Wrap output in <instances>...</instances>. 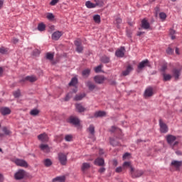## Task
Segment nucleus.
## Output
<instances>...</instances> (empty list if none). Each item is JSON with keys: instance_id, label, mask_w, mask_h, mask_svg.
<instances>
[{"instance_id": "f257e3e1", "label": "nucleus", "mask_w": 182, "mask_h": 182, "mask_svg": "<svg viewBox=\"0 0 182 182\" xmlns=\"http://www.w3.org/2000/svg\"><path fill=\"white\" fill-rule=\"evenodd\" d=\"M143 174H144V171L136 169L133 168V166H130L129 175L132 178H139V177H141Z\"/></svg>"}, {"instance_id": "f03ea898", "label": "nucleus", "mask_w": 182, "mask_h": 182, "mask_svg": "<svg viewBox=\"0 0 182 182\" xmlns=\"http://www.w3.org/2000/svg\"><path fill=\"white\" fill-rule=\"evenodd\" d=\"M166 139L168 144L171 146V148L173 149H174V147H176V146L178 145V141H176V140H177V137L176 136L168 134L166 136Z\"/></svg>"}, {"instance_id": "7ed1b4c3", "label": "nucleus", "mask_w": 182, "mask_h": 182, "mask_svg": "<svg viewBox=\"0 0 182 182\" xmlns=\"http://www.w3.org/2000/svg\"><path fill=\"white\" fill-rule=\"evenodd\" d=\"M58 161L60 163L61 166H66L68 163V155L62 152L58 154Z\"/></svg>"}, {"instance_id": "20e7f679", "label": "nucleus", "mask_w": 182, "mask_h": 182, "mask_svg": "<svg viewBox=\"0 0 182 182\" xmlns=\"http://www.w3.org/2000/svg\"><path fill=\"white\" fill-rule=\"evenodd\" d=\"M26 176V172L22 169H20L14 174V178L16 180H22V178H23Z\"/></svg>"}, {"instance_id": "39448f33", "label": "nucleus", "mask_w": 182, "mask_h": 182, "mask_svg": "<svg viewBox=\"0 0 182 182\" xmlns=\"http://www.w3.org/2000/svg\"><path fill=\"white\" fill-rule=\"evenodd\" d=\"M68 123H70L71 124H73L74 126H80V120H79V118L71 116L68 119Z\"/></svg>"}, {"instance_id": "423d86ee", "label": "nucleus", "mask_w": 182, "mask_h": 182, "mask_svg": "<svg viewBox=\"0 0 182 182\" xmlns=\"http://www.w3.org/2000/svg\"><path fill=\"white\" fill-rule=\"evenodd\" d=\"M105 80H107V78L103 75H96L94 77V81L98 85H102V83H105Z\"/></svg>"}, {"instance_id": "0eeeda50", "label": "nucleus", "mask_w": 182, "mask_h": 182, "mask_svg": "<svg viewBox=\"0 0 182 182\" xmlns=\"http://www.w3.org/2000/svg\"><path fill=\"white\" fill-rule=\"evenodd\" d=\"M74 44L76 46V51L78 53H82L83 52V46H82V41L77 39L74 41Z\"/></svg>"}, {"instance_id": "6e6552de", "label": "nucleus", "mask_w": 182, "mask_h": 182, "mask_svg": "<svg viewBox=\"0 0 182 182\" xmlns=\"http://www.w3.org/2000/svg\"><path fill=\"white\" fill-rule=\"evenodd\" d=\"M14 163L19 167H28V162L23 159H16L14 160Z\"/></svg>"}, {"instance_id": "1a4fd4ad", "label": "nucleus", "mask_w": 182, "mask_h": 182, "mask_svg": "<svg viewBox=\"0 0 182 182\" xmlns=\"http://www.w3.org/2000/svg\"><path fill=\"white\" fill-rule=\"evenodd\" d=\"M38 80V77L35 75H30L26 76V77L23 78L21 82H31V83H33V82H36Z\"/></svg>"}, {"instance_id": "9d476101", "label": "nucleus", "mask_w": 182, "mask_h": 182, "mask_svg": "<svg viewBox=\"0 0 182 182\" xmlns=\"http://www.w3.org/2000/svg\"><path fill=\"white\" fill-rule=\"evenodd\" d=\"M159 125L161 133H167L168 132V127H167V124L163 122V120L159 119Z\"/></svg>"}, {"instance_id": "9b49d317", "label": "nucleus", "mask_w": 182, "mask_h": 182, "mask_svg": "<svg viewBox=\"0 0 182 182\" xmlns=\"http://www.w3.org/2000/svg\"><path fill=\"white\" fill-rule=\"evenodd\" d=\"M126 52V49L124 47H121L119 49L117 50L115 52V55L117 58H123L124 56V53Z\"/></svg>"}, {"instance_id": "f8f14e48", "label": "nucleus", "mask_w": 182, "mask_h": 182, "mask_svg": "<svg viewBox=\"0 0 182 182\" xmlns=\"http://www.w3.org/2000/svg\"><path fill=\"white\" fill-rule=\"evenodd\" d=\"M172 75L173 77L175 78V80H178L180 77V75H181V70L177 69V68H173L172 70Z\"/></svg>"}, {"instance_id": "ddd939ff", "label": "nucleus", "mask_w": 182, "mask_h": 182, "mask_svg": "<svg viewBox=\"0 0 182 182\" xmlns=\"http://www.w3.org/2000/svg\"><path fill=\"white\" fill-rule=\"evenodd\" d=\"M132 72H133V66L129 65L127 66L126 70L122 72V76H129Z\"/></svg>"}, {"instance_id": "4468645a", "label": "nucleus", "mask_w": 182, "mask_h": 182, "mask_svg": "<svg viewBox=\"0 0 182 182\" xmlns=\"http://www.w3.org/2000/svg\"><path fill=\"white\" fill-rule=\"evenodd\" d=\"M91 166L90 163L85 162L81 166V171L83 174H86V171L90 168Z\"/></svg>"}, {"instance_id": "2eb2a0df", "label": "nucleus", "mask_w": 182, "mask_h": 182, "mask_svg": "<svg viewBox=\"0 0 182 182\" xmlns=\"http://www.w3.org/2000/svg\"><path fill=\"white\" fill-rule=\"evenodd\" d=\"M38 140L40 141H42L43 143H48L49 138L48 137V134L43 133L41 134L40 135L38 136Z\"/></svg>"}, {"instance_id": "dca6fc26", "label": "nucleus", "mask_w": 182, "mask_h": 182, "mask_svg": "<svg viewBox=\"0 0 182 182\" xmlns=\"http://www.w3.org/2000/svg\"><path fill=\"white\" fill-rule=\"evenodd\" d=\"M146 66H149V60L147 59L139 63V64L138 65V70H142V69H144Z\"/></svg>"}, {"instance_id": "f3484780", "label": "nucleus", "mask_w": 182, "mask_h": 182, "mask_svg": "<svg viewBox=\"0 0 182 182\" xmlns=\"http://www.w3.org/2000/svg\"><path fill=\"white\" fill-rule=\"evenodd\" d=\"M171 166H172L173 167H175L176 170H178L180 167H181L182 166V161L173 160L171 161Z\"/></svg>"}, {"instance_id": "a211bd4d", "label": "nucleus", "mask_w": 182, "mask_h": 182, "mask_svg": "<svg viewBox=\"0 0 182 182\" xmlns=\"http://www.w3.org/2000/svg\"><path fill=\"white\" fill-rule=\"evenodd\" d=\"M62 35H63V33H62V32L60 31H55L52 34V39L53 41H59V39L60 38V36H62Z\"/></svg>"}, {"instance_id": "6ab92c4d", "label": "nucleus", "mask_w": 182, "mask_h": 182, "mask_svg": "<svg viewBox=\"0 0 182 182\" xmlns=\"http://www.w3.org/2000/svg\"><path fill=\"white\" fill-rule=\"evenodd\" d=\"M40 149L44 153H49L50 151V148L48 144H41L39 146Z\"/></svg>"}, {"instance_id": "aec40b11", "label": "nucleus", "mask_w": 182, "mask_h": 182, "mask_svg": "<svg viewBox=\"0 0 182 182\" xmlns=\"http://www.w3.org/2000/svg\"><path fill=\"white\" fill-rule=\"evenodd\" d=\"M94 164L95 166H99L100 167H103V166H105V159L102 158H97L95 160Z\"/></svg>"}, {"instance_id": "412c9836", "label": "nucleus", "mask_w": 182, "mask_h": 182, "mask_svg": "<svg viewBox=\"0 0 182 182\" xmlns=\"http://www.w3.org/2000/svg\"><path fill=\"white\" fill-rule=\"evenodd\" d=\"M0 112L3 116H6L8 114H11V109L6 107H1L0 109Z\"/></svg>"}, {"instance_id": "4be33fe9", "label": "nucleus", "mask_w": 182, "mask_h": 182, "mask_svg": "<svg viewBox=\"0 0 182 182\" xmlns=\"http://www.w3.org/2000/svg\"><path fill=\"white\" fill-rule=\"evenodd\" d=\"M154 95V92H153L152 87H148L146 89L144 92V96L145 97H151Z\"/></svg>"}, {"instance_id": "5701e85b", "label": "nucleus", "mask_w": 182, "mask_h": 182, "mask_svg": "<svg viewBox=\"0 0 182 182\" xmlns=\"http://www.w3.org/2000/svg\"><path fill=\"white\" fill-rule=\"evenodd\" d=\"M141 28L143 29H150V23L147 21V19L144 18L141 21Z\"/></svg>"}, {"instance_id": "b1692460", "label": "nucleus", "mask_w": 182, "mask_h": 182, "mask_svg": "<svg viewBox=\"0 0 182 182\" xmlns=\"http://www.w3.org/2000/svg\"><path fill=\"white\" fill-rule=\"evenodd\" d=\"M86 86L88 87L89 90H95V89H96V85L91 81H87Z\"/></svg>"}, {"instance_id": "393cba45", "label": "nucleus", "mask_w": 182, "mask_h": 182, "mask_svg": "<svg viewBox=\"0 0 182 182\" xmlns=\"http://www.w3.org/2000/svg\"><path fill=\"white\" fill-rule=\"evenodd\" d=\"M162 76L164 77V82H168L169 80H171V77H173V76L171 75L166 74V73H164L162 74Z\"/></svg>"}, {"instance_id": "a878e982", "label": "nucleus", "mask_w": 182, "mask_h": 182, "mask_svg": "<svg viewBox=\"0 0 182 182\" xmlns=\"http://www.w3.org/2000/svg\"><path fill=\"white\" fill-rule=\"evenodd\" d=\"M95 117H104V116H106V112L105 111H98L96 112L94 114Z\"/></svg>"}, {"instance_id": "bb28decb", "label": "nucleus", "mask_w": 182, "mask_h": 182, "mask_svg": "<svg viewBox=\"0 0 182 182\" xmlns=\"http://www.w3.org/2000/svg\"><path fill=\"white\" fill-rule=\"evenodd\" d=\"M75 107H76L77 110L80 113H82V112H85V110H86V109L81 104H77V105H75Z\"/></svg>"}, {"instance_id": "cd10ccee", "label": "nucleus", "mask_w": 182, "mask_h": 182, "mask_svg": "<svg viewBox=\"0 0 182 182\" xmlns=\"http://www.w3.org/2000/svg\"><path fill=\"white\" fill-rule=\"evenodd\" d=\"M88 132L90 133V137H93V136H95V126L90 125L88 127Z\"/></svg>"}, {"instance_id": "c85d7f7f", "label": "nucleus", "mask_w": 182, "mask_h": 182, "mask_svg": "<svg viewBox=\"0 0 182 182\" xmlns=\"http://www.w3.org/2000/svg\"><path fill=\"white\" fill-rule=\"evenodd\" d=\"M82 75L83 77H89V75H90V69L87 68L82 72Z\"/></svg>"}, {"instance_id": "c756f323", "label": "nucleus", "mask_w": 182, "mask_h": 182, "mask_svg": "<svg viewBox=\"0 0 182 182\" xmlns=\"http://www.w3.org/2000/svg\"><path fill=\"white\" fill-rule=\"evenodd\" d=\"M101 62L102 63H109L110 62V58L109 57H107L106 55H103L102 58H101Z\"/></svg>"}, {"instance_id": "7c9ffc66", "label": "nucleus", "mask_w": 182, "mask_h": 182, "mask_svg": "<svg viewBox=\"0 0 182 182\" xmlns=\"http://www.w3.org/2000/svg\"><path fill=\"white\" fill-rule=\"evenodd\" d=\"M76 85H77V78L74 77L71 79L69 86H76Z\"/></svg>"}, {"instance_id": "2f4dec72", "label": "nucleus", "mask_w": 182, "mask_h": 182, "mask_svg": "<svg viewBox=\"0 0 182 182\" xmlns=\"http://www.w3.org/2000/svg\"><path fill=\"white\" fill-rule=\"evenodd\" d=\"M109 143L112 146H119V141L114 138L109 139Z\"/></svg>"}, {"instance_id": "473e14b6", "label": "nucleus", "mask_w": 182, "mask_h": 182, "mask_svg": "<svg viewBox=\"0 0 182 182\" xmlns=\"http://www.w3.org/2000/svg\"><path fill=\"white\" fill-rule=\"evenodd\" d=\"M85 6L89 9L96 8V5H95V4L92 3L90 1L85 2Z\"/></svg>"}, {"instance_id": "72a5a7b5", "label": "nucleus", "mask_w": 182, "mask_h": 182, "mask_svg": "<svg viewBox=\"0 0 182 182\" xmlns=\"http://www.w3.org/2000/svg\"><path fill=\"white\" fill-rule=\"evenodd\" d=\"M46 28V26L43 23H41L38 26V29L41 32H43V31H45Z\"/></svg>"}, {"instance_id": "f704fd0d", "label": "nucleus", "mask_w": 182, "mask_h": 182, "mask_svg": "<svg viewBox=\"0 0 182 182\" xmlns=\"http://www.w3.org/2000/svg\"><path fill=\"white\" fill-rule=\"evenodd\" d=\"M95 8H96V6L102 7V6H103V5H105V3L102 0H95Z\"/></svg>"}, {"instance_id": "c9c22d12", "label": "nucleus", "mask_w": 182, "mask_h": 182, "mask_svg": "<svg viewBox=\"0 0 182 182\" xmlns=\"http://www.w3.org/2000/svg\"><path fill=\"white\" fill-rule=\"evenodd\" d=\"M85 96H86L85 94L77 95L75 97L74 100H76V101L82 100V99H83V97H85Z\"/></svg>"}, {"instance_id": "e433bc0d", "label": "nucleus", "mask_w": 182, "mask_h": 182, "mask_svg": "<svg viewBox=\"0 0 182 182\" xmlns=\"http://www.w3.org/2000/svg\"><path fill=\"white\" fill-rule=\"evenodd\" d=\"M51 164H52V161H50V159H47L44 160V166H46V167H50Z\"/></svg>"}, {"instance_id": "4c0bfd02", "label": "nucleus", "mask_w": 182, "mask_h": 182, "mask_svg": "<svg viewBox=\"0 0 182 182\" xmlns=\"http://www.w3.org/2000/svg\"><path fill=\"white\" fill-rule=\"evenodd\" d=\"M30 114L31 116H38V114H39V110L35 109H32L31 112H30Z\"/></svg>"}, {"instance_id": "58836bf2", "label": "nucleus", "mask_w": 182, "mask_h": 182, "mask_svg": "<svg viewBox=\"0 0 182 182\" xmlns=\"http://www.w3.org/2000/svg\"><path fill=\"white\" fill-rule=\"evenodd\" d=\"M46 18L48 21H53V19H55V16H53V14L48 13L46 15Z\"/></svg>"}, {"instance_id": "ea45409f", "label": "nucleus", "mask_w": 182, "mask_h": 182, "mask_svg": "<svg viewBox=\"0 0 182 182\" xmlns=\"http://www.w3.org/2000/svg\"><path fill=\"white\" fill-rule=\"evenodd\" d=\"M102 68H103V65H100L97 67H95L94 69L95 73H99L102 72Z\"/></svg>"}, {"instance_id": "a19ab883", "label": "nucleus", "mask_w": 182, "mask_h": 182, "mask_svg": "<svg viewBox=\"0 0 182 182\" xmlns=\"http://www.w3.org/2000/svg\"><path fill=\"white\" fill-rule=\"evenodd\" d=\"M93 19L96 23H100V15H95L93 16Z\"/></svg>"}, {"instance_id": "79ce46f5", "label": "nucleus", "mask_w": 182, "mask_h": 182, "mask_svg": "<svg viewBox=\"0 0 182 182\" xmlns=\"http://www.w3.org/2000/svg\"><path fill=\"white\" fill-rule=\"evenodd\" d=\"M73 96V92H69V93L66 95V97H65V102H68V100H69L70 98H72Z\"/></svg>"}, {"instance_id": "37998d69", "label": "nucleus", "mask_w": 182, "mask_h": 182, "mask_svg": "<svg viewBox=\"0 0 182 182\" xmlns=\"http://www.w3.org/2000/svg\"><path fill=\"white\" fill-rule=\"evenodd\" d=\"M6 52H8V48H6L5 47L0 48V53L4 55V54L6 53Z\"/></svg>"}, {"instance_id": "c03bdc74", "label": "nucleus", "mask_w": 182, "mask_h": 182, "mask_svg": "<svg viewBox=\"0 0 182 182\" xmlns=\"http://www.w3.org/2000/svg\"><path fill=\"white\" fill-rule=\"evenodd\" d=\"M73 136L72 135H65V141H72Z\"/></svg>"}, {"instance_id": "a18cd8bd", "label": "nucleus", "mask_w": 182, "mask_h": 182, "mask_svg": "<svg viewBox=\"0 0 182 182\" xmlns=\"http://www.w3.org/2000/svg\"><path fill=\"white\" fill-rule=\"evenodd\" d=\"M173 52H174V50H173V48L168 47L166 49V53H168V55H173Z\"/></svg>"}, {"instance_id": "49530a36", "label": "nucleus", "mask_w": 182, "mask_h": 182, "mask_svg": "<svg viewBox=\"0 0 182 182\" xmlns=\"http://www.w3.org/2000/svg\"><path fill=\"white\" fill-rule=\"evenodd\" d=\"M3 132L4 134H6L7 136L11 134V131H9V129H8V128L6 127H4L3 128Z\"/></svg>"}, {"instance_id": "de8ad7c7", "label": "nucleus", "mask_w": 182, "mask_h": 182, "mask_svg": "<svg viewBox=\"0 0 182 182\" xmlns=\"http://www.w3.org/2000/svg\"><path fill=\"white\" fill-rule=\"evenodd\" d=\"M46 58L49 60H52V59H53V54H52L50 53H48L47 55H46Z\"/></svg>"}, {"instance_id": "09e8293b", "label": "nucleus", "mask_w": 182, "mask_h": 182, "mask_svg": "<svg viewBox=\"0 0 182 182\" xmlns=\"http://www.w3.org/2000/svg\"><path fill=\"white\" fill-rule=\"evenodd\" d=\"M159 17L161 19H166V18H167V15L166 14V13H160L159 14Z\"/></svg>"}, {"instance_id": "8fccbe9b", "label": "nucleus", "mask_w": 182, "mask_h": 182, "mask_svg": "<svg viewBox=\"0 0 182 182\" xmlns=\"http://www.w3.org/2000/svg\"><path fill=\"white\" fill-rule=\"evenodd\" d=\"M14 97H19L21 96V91L17 90L14 92Z\"/></svg>"}, {"instance_id": "3c124183", "label": "nucleus", "mask_w": 182, "mask_h": 182, "mask_svg": "<svg viewBox=\"0 0 182 182\" xmlns=\"http://www.w3.org/2000/svg\"><path fill=\"white\" fill-rule=\"evenodd\" d=\"M58 2H59V0H51L50 5H51L52 6H55V5L58 4Z\"/></svg>"}, {"instance_id": "603ef678", "label": "nucleus", "mask_w": 182, "mask_h": 182, "mask_svg": "<svg viewBox=\"0 0 182 182\" xmlns=\"http://www.w3.org/2000/svg\"><path fill=\"white\" fill-rule=\"evenodd\" d=\"M123 171V168L122 166L117 167L115 169L116 173H122Z\"/></svg>"}, {"instance_id": "864d4df0", "label": "nucleus", "mask_w": 182, "mask_h": 182, "mask_svg": "<svg viewBox=\"0 0 182 182\" xmlns=\"http://www.w3.org/2000/svg\"><path fill=\"white\" fill-rule=\"evenodd\" d=\"M123 167H129V168H130V167H132V165H131L130 162L126 161L123 164Z\"/></svg>"}, {"instance_id": "5fc2aeb1", "label": "nucleus", "mask_w": 182, "mask_h": 182, "mask_svg": "<svg viewBox=\"0 0 182 182\" xmlns=\"http://www.w3.org/2000/svg\"><path fill=\"white\" fill-rule=\"evenodd\" d=\"M161 72H166L167 70V64H164L161 69Z\"/></svg>"}, {"instance_id": "6e6d98bb", "label": "nucleus", "mask_w": 182, "mask_h": 182, "mask_svg": "<svg viewBox=\"0 0 182 182\" xmlns=\"http://www.w3.org/2000/svg\"><path fill=\"white\" fill-rule=\"evenodd\" d=\"M115 22H116L117 25H120V23H122V18H117L115 20Z\"/></svg>"}, {"instance_id": "4d7b16f0", "label": "nucleus", "mask_w": 182, "mask_h": 182, "mask_svg": "<svg viewBox=\"0 0 182 182\" xmlns=\"http://www.w3.org/2000/svg\"><path fill=\"white\" fill-rule=\"evenodd\" d=\"M98 171L102 174L106 171V168L105 167H101Z\"/></svg>"}, {"instance_id": "13d9d810", "label": "nucleus", "mask_w": 182, "mask_h": 182, "mask_svg": "<svg viewBox=\"0 0 182 182\" xmlns=\"http://www.w3.org/2000/svg\"><path fill=\"white\" fill-rule=\"evenodd\" d=\"M130 156V154L129 153H125L124 155H123V159L124 160H126L127 159V157H129Z\"/></svg>"}, {"instance_id": "bf43d9fd", "label": "nucleus", "mask_w": 182, "mask_h": 182, "mask_svg": "<svg viewBox=\"0 0 182 182\" xmlns=\"http://www.w3.org/2000/svg\"><path fill=\"white\" fill-rule=\"evenodd\" d=\"M112 164H113V166H114V167H116L117 166V164H118L117 160L114 159L112 161Z\"/></svg>"}, {"instance_id": "052dcab7", "label": "nucleus", "mask_w": 182, "mask_h": 182, "mask_svg": "<svg viewBox=\"0 0 182 182\" xmlns=\"http://www.w3.org/2000/svg\"><path fill=\"white\" fill-rule=\"evenodd\" d=\"M176 33V31L173 30V29H171L170 31H169V34L171 36L172 35H174Z\"/></svg>"}, {"instance_id": "680f3d73", "label": "nucleus", "mask_w": 182, "mask_h": 182, "mask_svg": "<svg viewBox=\"0 0 182 182\" xmlns=\"http://www.w3.org/2000/svg\"><path fill=\"white\" fill-rule=\"evenodd\" d=\"M116 131V127H112V128L110 129L109 132H111V133H114V132Z\"/></svg>"}, {"instance_id": "e2e57ef3", "label": "nucleus", "mask_w": 182, "mask_h": 182, "mask_svg": "<svg viewBox=\"0 0 182 182\" xmlns=\"http://www.w3.org/2000/svg\"><path fill=\"white\" fill-rule=\"evenodd\" d=\"M0 182H4V175L2 173H0Z\"/></svg>"}, {"instance_id": "0e129e2a", "label": "nucleus", "mask_w": 182, "mask_h": 182, "mask_svg": "<svg viewBox=\"0 0 182 182\" xmlns=\"http://www.w3.org/2000/svg\"><path fill=\"white\" fill-rule=\"evenodd\" d=\"M175 52L176 55H180V50L178 49V48H176Z\"/></svg>"}, {"instance_id": "69168bd1", "label": "nucleus", "mask_w": 182, "mask_h": 182, "mask_svg": "<svg viewBox=\"0 0 182 182\" xmlns=\"http://www.w3.org/2000/svg\"><path fill=\"white\" fill-rule=\"evenodd\" d=\"M18 42H19V40H18V38H13V43H18Z\"/></svg>"}, {"instance_id": "338daca9", "label": "nucleus", "mask_w": 182, "mask_h": 182, "mask_svg": "<svg viewBox=\"0 0 182 182\" xmlns=\"http://www.w3.org/2000/svg\"><path fill=\"white\" fill-rule=\"evenodd\" d=\"M2 6H4V1L2 0H0V9H2Z\"/></svg>"}, {"instance_id": "774afa93", "label": "nucleus", "mask_w": 182, "mask_h": 182, "mask_svg": "<svg viewBox=\"0 0 182 182\" xmlns=\"http://www.w3.org/2000/svg\"><path fill=\"white\" fill-rule=\"evenodd\" d=\"M176 154H177L178 156H181V151H176Z\"/></svg>"}]
</instances>
